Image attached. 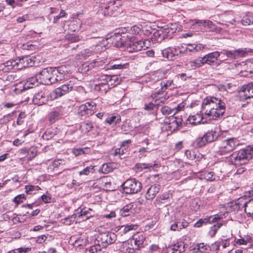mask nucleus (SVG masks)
<instances>
[{"label":"nucleus","instance_id":"64","mask_svg":"<svg viewBox=\"0 0 253 253\" xmlns=\"http://www.w3.org/2000/svg\"><path fill=\"white\" fill-rule=\"evenodd\" d=\"M42 199V201L44 203H48L50 202L51 201V197L49 196V195H45L43 194L41 197Z\"/></svg>","mask_w":253,"mask_h":253},{"label":"nucleus","instance_id":"38","mask_svg":"<svg viewBox=\"0 0 253 253\" xmlns=\"http://www.w3.org/2000/svg\"><path fill=\"white\" fill-rule=\"evenodd\" d=\"M88 243L89 241L85 236L79 237L75 242V245L77 246H85Z\"/></svg>","mask_w":253,"mask_h":253},{"label":"nucleus","instance_id":"61","mask_svg":"<svg viewBox=\"0 0 253 253\" xmlns=\"http://www.w3.org/2000/svg\"><path fill=\"white\" fill-rule=\"evenodd\" d=\"M129 31L130 33L133 35L137 34L140 31V28L139 27L134 25L130 27Z\"/></svg>","mask_w":253,"mask_h":253},{"label":"nucleus","instance_id":"12","mask_svg":"<svg viewBox=\"0 0 253 253\" xmlns=\"http://www.w3.org/2000/svg\"><path fill=\"white\" fill-rule=\"evenodd\" d=\"M220 53L221 54L226 55L227 58L235 59L244 56L247 53V49L246 48H241L233 50L224 49L223 51L220 52Z\"/></svg>","mask_w":253,"mask_h":253},{"label":"nucleus","instance_id":"35","mask_svg":"<svg viewBox=\"0 0 253 253\" xmlns=\"http://www.w3.org/2000/svg\"><path fill=\"white\" fill-rule=\"evenodd\" d=\"M53 72L54 75L58 74L64 76L65 74L68 73V71L66 65H62L60 67L53 68Z\"/></svg>","mask_w":253,"mask_h":253},{"label":"nucleus","instance_id":"27","mask_svg":"<svg viewBox=\"0 0 253 253\" xmlns=\"http://www.w3.org/2000/svg\"><path fill=\"white\" fill-rule=\"evenodd\" d=\"M93 128V126L89 121H85L82 122L80 126V129L84 134H86Z\"/></svg>","mask_w":253,"mask_h":253},{"label":"nucleus","instance_id":"50","mask_svg":"<svg viewBox=\"0 0 253 253\" xmlns=\"http://www.w3.org/2000/svg\"><path fill=\"white\" fill-rule=\"evenodd\" d=\"M66 39L71 42H76L80 40L79 36L75 34H68L66 36Z\"/></svg>","mask_w":253,"mask_h":253},{"label":"nucleus","instance_id":"53","mask_svg":"<svg viewBox=\"0 0 253 253\" xmlns=\"http://www.w3.org/2000/svg\"><path fill=\"white\" fill-rule=\"evenodd\" d=\"M68 14L64 10L61 9L59 14L56 16L54 17L53 19V23H56L57 22V20L60 18L67 17Z\"/></svg>","mask_w":253,"mask_h":253},{"label":"nucleus","instance_id":"44","mask_svg":"<svg viewBox=\"0 0 253 253\" xmlns=\"http://www.w3.org/2000/svg\"><path fill=\"white\" fill-rule=\"evenodd\" d=\"M241 23L245 26L253 24V16L247 15L241 20Z\"/></svg>","mask_w":253,"mask_h":253},{"label":"nucleus","instance_id":"33","mask_svg":"<svg viewBox=\"0 0 253 253\" xmlns=\"http://www.w3.org/2000/svg\"><path fill=\"white\" fill-rule=\"evenodd\" d=\"M133 205L132 203L126 205L120 211V214L122 216H126L129 215L130 212H132V209Z\"/></svg>","mask_w":253,"mask_h":253},{"label":"nucleus","instance_id":"5","mask_svg":"<svg viewBox=\"0 0 253 253\" xmlns=\"http://www.w3.org/2000/svg\"><path fill=\"white\" fill-rule=\"evenodd\" d=\"M218 133L214 130L207 132L204 135L197 137L194 143L198 147L205 146L209 143L212 142L218 138Z\"/></svg>","mask_w":253,"mask_h":253},{"label":"nucleus","instance_id":"28","mask_svg":"<svg viewBox=\"0 0 253 253\" xmlns=\"http://www.w3.org/2000/svg\"><path fill=\"white\" fill-rule=\"evenodd\" d=\"M244 207L247 216L253 218V198L245 203Z\"/></svg>","mask_w":253,"mask_h":253},{"label":"nucleus","instance_id":"39","mask_svg":"<svg viewBox=\"0 0 253 253\" xmlns=\"http://www.w3.org/2000/svg\"><path fill=\"white\" fill-rule=\"evenodd\" d=\"M208 247L209 246L205 245L204 243H200L196 245L194 250L195 253H204L208 249Z\"/></svg>","mask_w":253,"mask_h":253},{"label":"nucleus","instance_id":"41","mask_svg":"<svg viewBox=\"0 0 253 253\" xmlns=\"http://www.w3.org/2000/svg\"><path fill=\"white\" fill-rule=\"evenodd\" d=\"M121 82V79L119 78L117 75L110 76L109 78V84L113 87L120 84Z\"/></svg>","mask_w":253,"mask_h":253},{"label":"nucleus","instance_id":"3","mask_svg":"<svg viewBox=\"0 0 253 253\" xmlns=\"http://www.w3.org/2000/svg\"><path fill=\"white\" fill-rule=\"evenodd\" d=\"M84 88L82 86H78L75 85L71 81L64 84L56 89L52 92V95L54 99L60 97L72 90L82 91Z\"/></svg>","mask_w":253,"mask_h":253},{"label":"nucleus","instance_id":"45","mask_svg":"<svg viewBox=\"0 0 253 253\" xmlns=\"http://www.w3.org/2000/svg\"><path fill=\"white\" fill-rule=\"evenodd\" d=\"M94 166L92 165L86 167L83 170L79 172L80 175H88L90 173H93L94 171Z\"/></svg>","mask_w":253,"mask_h":253},{"label":"nucleus","instance_id":"15","mask_svg":"<svg viewBox=\"0 0 253 253\" xmlns=\"http://www.w3.org/2000/svg\"><path fill=\"white\" fill-rule=\"evenodd\" d=\"M222 217L220 215L216 214L213 216H208L204 218L200 219L196 223H195L194 226L195 227H201L203 225L207 223H211L215 222H217L220 220Z\"/></svg>","mask_w":253,"mask_h":253},{"label":"nucleus","instance_id":"32","mask_svg":"<svg viewBox=\"0 0 253 253\" xmlns=\"http://www.w3.org/2000/svg\"><path fill=\"white\" fill-rule=\"evenodd\" d=\"M203 118L201 114H197L195 115L190 116L188 118V121L192 125L200 124L202 121Z\"/></svg>","mask_w":253,"mask_h":253},{"label":"nucleus","instance_id":"58","mask_svg":"<svg viewBox=\"0 0 253 253\" xmlns=\"http://www.w3.org/2000/svg\"><path fill=\"white\" fill-rule=\"evenodd\" d=\"M24 199H25L24 194H20L15 197L13 200V201L17 204H20L22 203Z\"/></svg>","mask_w":253,"mask_h":253},{"label":"nucleus","instance_id":"21","mask_svg":"<svg viewBox=\"0 0 253 253\" xmlns=\"http://www.w3.org/2000/svg\"><path fill=\"white\" fill-rule=\"evenodd\" d=\"M63 115V108L62 107L54 108L49 114V120L51 123L55 122L60 119Z\"/></svg>","mask_w":253,"mask_h":253},{"label":"nucleus","instance_id":"34","mask_svg":"<svg viewBox=\"0 0 253 253\" xmlns=\"http://www.w3.org/2000/svg\"><path fill=\"white\" fill-rule=\"evenodd\" d=\"M137 228L138 225L134 224L122 225L121 227V229H123V232L124 234H127L132 231H135Z\"/></svg>","mask_w":253,"mask_h":253},{"label":"nucleus","instance_id":"10","mask_svg":"<svg viewBox=\"0 0 253 253\" xmlns=\"http://www.w3.org/2000/svg\"><path fill=\"white\" fill-rule=\"evenodd\" d=\"M96 242L100 243L102 247H106L113 244L117 240V235L112 232H106L100 233L96 238Z\"/></svg>","mask_w":253,"mask_h":253},{"label":"nucleus","instance_id":"18","mask_svg":"<svg viewBox=\"0 0 253 253\" xmlns=\"http://www.w3.org/2000/svg\"><path fill=\"white\" fill-rule=\"evenodd\" d=\"M169 33V29H159L153 33L152 39L155 42H160L166 38Z\"/></svg>","mask_w":253,"mask_h":253},{"label":"nucleus","instance_id":"16","mask_svg":"<svg viewBox=\"0 0 253 253\" xmlns=\"http://www.w3.org/2000/svg\"><path fill=\"white\" fill-rule=\"evenodd\" d=\"M161 186L158 184H154L151 185L147 190L145 198L147 200H153L157 194L160 191Z\"/></svg>","mask_w":253,"mask_h":253},{"label":"nucleus","instance_id":"17","mask_svg":"<svg viewBox=\"0 0 253 253\" xmlns=\"http://www.w3.org/2000/svg\"><path fill=\"white\" fill-rule=\"evenodd\" d=\"M17 64L16 68L19 70L27 67H32L34 65V61L29 56L23 57L17 59Z\"/></svg>","mask_w":253,"mask_h":253},{"label":"nucleus","instance_id":"26","mask_svg":"<svg viewBox=\"0 0 253 253\" xmlns=\"http://www.w3.org/2000/svg\"><path fill=\"white\" fill-rule=\"evenodd\" d=\"M162 53L164 57L167 58L169 60H174L175 55H178L179 53L176 49L173 50L170 47H168L163 49L162 51Z\"/></svg>","mask_w":253,"mask_h":253},{"label":"nucleus","instance_id":"19","mask_svg":"<svg viewBox=\"0 0 253 253\" xmlns=\"http://www.w3.org/2000/svg\"><path fill=\"white\" fill-rule=\"evenodd\" d=\"M17 60H8L3 63L0 64V71H3V72H8L10 70H19L17 69Z\"/></svg>","mask_w":253,"mask_h":253},{"label":"nucleus","instance_id":"43","mask_svg":"<svg viewBox=\"0 0 253 253\" xmlns=\"http://www.w3.org/2000/svg\"><path fill=\"white\" fill-rule=\"evenodd\" d=\"M212 24V22L211 21H197L195 22L194 24H193L192 26L194 27H196L197 25L200 27V28H202V27H206V26H209V27H211Z\"/></svg>","mask_w":253,"mask_h":253},{"label":"nucleus","instance_id":"22","mask_svg":"<svg viewBox=\"0 0 253 253\" xmlns=\"http://www.w3.org/2000/svg\"><path fill=\"white\" fill-rule=\"evenodd\" d=\"M188 222L185 219H178L175 220L170 226V229L172 231H180L188 226Z\"/></svg>","mask_w":253,"mask_h":253},{"label":"nucleus","instance_id":"4","mask_svg":"<svg viewBox=\"0 0 253 253\" xmlns=\"http://www.w3.org/2000/svg\"><path fill=\"white\" fill-rule=\"evenodd\" d=\"M53 68L51 67L42 69L36 74L37 80L41 84L50 85L54 84L55 81L53 78Z\"/></svg>","mask_w":253,"mask_h":253},{"label":"nucleus","instance_id":"42","mask_svg":"<svg viewBox=\"0 0 253 253\" xmlns=\"http://www.w3.org/2000/svg\"><path fill=\"white\" fill-rule=\"evenodd\" d=\"M222 225V223H217L211 227L209 232V235L211 237L214 236L217 232V231L221 227Z\"/></svg>","mask_w":253,"mask_h":253},{"label":"nucleus","instance_id":"51","mask_svg":"<svg viewBox=\"0 0 253 253\" xmlns=\"http://www.w3.org/2000/svg\"><path fill=\"white\" fill-rule=\"evenodd\" d=\"M88 110L90 112V115H92L94 113V111L96 108V104L93 102L85 103Z\"/></svg>","mask_w":253,"mask_h":253},{"label":"nucleus","instance_id":"8","mask_svg":"<svg viewBox=\"0 0 253 253\" xmlns=\"http://www.w3.org/2000/svg\"><path fill=\"white\" fill-rule=\"evenodd\" d=\"M122 187L126 193L134 194L140 191L142 184L140 182L135 179H129L122 184Z\"/></svg>","mask_w":253,"mask_h":253},{"label":"nucleus","instance_id":"40","mask_svg":"<svg viewBox=\"0 0 253 253\" xmlns=\"http://www.w3.org/2000/svg\"><path fill=\"white\" fill-rule=\"evenodd\" d=\"M127 152L128 150L126 148H122L121 147L120 148L116 149L115 152L114 153V155L117 156L119 155L120 156V158L122 159L126 157V156H124V155Z\"/></svg>","mask_w":253,"mask_h":253},{"label":"nucleus","instance_id":"54","mask_svg":"<svg viewBox=\"0 0 253 253\" xmlns=\"http://www.w3.org/2000/svg\"><path fill=\"white\" fill-rule=\"evenodd\" d=\"M185 155L189 159L191 160H193L196 158V152L193 150L186 151Z\"/></svg>","mask_w":253,"mask_h":253},{"label":"nucleus","instance_id":"48","mask_svg":"<svg viewBox=\"0 0 253 253\" xmlns=\"http://www.w3.org/2000/svg\"><path fill=\"white\" fill-rule=\"evenodd\" d=\"M161 111L163 115H169L171 114H173V111H174V109H173V108H170L168 106H165L161 108Z\"/></svg>","mask_w":253,"mask_h":253},{"label":"nucleus","instance_id":"29","mask_svg":"<svg viewBox=\"0 0 253 253\" xmlns=\"http://www.w3.org/2000/svg\"><path fill=\"white\" fill-rule=\"evenodd\" d=\"M94 245L90 247L88 250L89 253H104L105 250V247H103L100 243L96 242L95 240Z\"/></svg>","mask_w":253,"mask_h":253},{"label":"nucleus","instance_id":"63","mask_svg":"<svg viewBox=\"0 0 253 253\" xmlns=\"http://www.w3.org/2000/svg\"><path fill=\"white\" fill-rule=\"evenodd\" d=\"M169 198V194L168 193H164L160 196L158 197L157 199L158 201L160 202L163 203V200H167Z\"/></svg>","mask_w":253,"mask_h":253},{"label":"nucleus","instance_id":"24","mask_svg":"<svg viewBox=\"0 0 253 253\" xmlns=\"http://www.w3.org/2000/svg\"><path fill=\"white\" fill-rule=\"evenodd\" d=\"M145 239L144 234L142 232H138L134 234L132 237V240L131 241V242L133 241L136 246L135 249H138L142 246Z\"/></svg>","mask_w":253,"mask_h":253},{"label":"nucleus","instance_id":"30","mask_svg":"<svg viewBox=\"0 0 253 253\" xmlns=\"http://www.w3.org/2000/svg\"><path fill=\"white\" fill-rule=\"evenodd\" d=\"M38 83H39L38 82V80H37L36 76L35 77H32L24 84L23 89L21 90V91L33 88L34 86L37 85Z\"/></svg>","mask_w":253,"mask_h":253},{"label":"nucleus","instance_id":"7","mask_svg":"<svg viewBox=\"0 0 253 253\" xmlns=\"http://www.w3.org/2000/svg\"><path fill=\"white\" fill-rule=\"evenodd\" d=\"M222 101L214 97H207L204 99L201 105L202 111L206 115L209 116L214 107H217Z\"/></svg>","mask_w":253,"mask_h":253},{"label":"nucleus","instance_id":"57","mask_svg":"<svg viewBox=\"0 0 253 253\" xmlns=\"http://www.w3.org/2000/svg\"><path fill=\"white\" fill-rule=\"evenodd\" d=\"M26 117V114L24 112H21L19 116L17 121V124L19 126L21 125L23 123V119Z\"/></svg>","mask_w":253,"mask_h":253},{"label":"nucleus","instance_id":"23","mask_svg":"<svg viewBox=\"0 0 253 253\" xmlns=\"http://www.w3.org/2000/svg\"><path fill=\"white\" fill-rule=\"evenodd\" d=\"M47 101V98L42 91L36 93L33 98V102L38 105H42L45 103Z\"/></svg>","mask_w":253,"mask_h":253},{"label":"nucleus","instance_id":"37","mask_svg":"<svg viewBox=\"0 0 253 253\" xmlns=\"http://www.w3.org/2000/svg\"><path fill=\"white\" fill-rule=\"evenodd\" d=\"M25 189L27 194L31 195L35 194V192L39 190L41 188L38 186L28 185L25 186Z\"/></svg>","mask_w":253,"mask_h":253},{"label":"nucleus","instance_id":"31","mask_svg":"<svg viewBox=\"0 0 253 253\" xmlns=\"http://www.w3.org/2000/svg\"><path fill=\"white\" fill-rule=\"evenodd\" d=\"M115 168L114 164L111 163H106L102 165L99 171L104 174H107L112 171Z\"/></svg>","mask_w":253,"mask_h":253},{"label":"nucleus","instance_id":"9","mask_svg":"<svg viewBox=\"0 0 253 253\" xmlns=\"http://www.w3.org/2000/svg\"><path fill=\"white\" fill-rule=\"evenodd\" d=\"M172 84L173 81L171 80H164L161 82V88L153 95L154 96L153 97L156 98V104H159L160 102H165V100L168 98V97H166L165 93L167 88L172 86Z\"/></svg>","mask_w":253,"mask_h":253},{"label":"nucleus","instance_id":"46","mask_svg":"<svg viewBox=\"0 0 253 253\" xmlns=\"http://www.w3.org/2000/svg\"><path fill=\"white\" fill-rule=\"evenodd\" d=\"M115 2L114 0H100V3L102 5L101 7L102 8L105 9H109L110 7V6H107V4L112 6L114 4Z\"/></svg>","mask_w":253,"mask_h":253},{"label":"nucleus","instance_id":"56","mask_svg":"<svg viewBox=\"0 0 253 253\" xmlns=\"http://www.w3.org/2000/svg\"><path fill=\"white\" fill-rule=\"evenodd\" d=\"M194 45H195V44H188V46H187V47H186L185 48V49H184L183 51L179 50V53H182L187 52L188 51L193 52L195 51Z\"/></svg>","mask_w":253,"mask_h":253},{"label":"nucleus","instance_id":"52","mask_svg":"<svg viewBox=\"0 0 253 253\" xmlns=\"http://www.w3.org/2000/svg\"><path fill=\"white\" fill-rule=\"evenodd\" d=\"M37 47V45L36 44H33L31 42H27L26 44L23 45V48L29 50H34Z\"/></svg>","mask_w":253,"mask_h":253},{"label":"nucleus","instance_id":"49","mask_svg":"<svg viewBox=\"0 0 253 253\" xmlns=\"http://www.w3.org/2000/svg\"><path fill=\"white\" fill-rule=\"evenodd\" d=\"M204 178L207 180L212 181L215 180V178L213 172H205L203 174Z\"/></svg>","mask_w":253,"mask_h":253},{"label":"nucleus","instance_id":"2","mask_svg":"<svg viewBox=\"0 0 253 253\" xmlns=\"http://www.w3.org/2000/svg\"><path fill=\"white\" fill-rule=\"evenodd\" d=\"M253 152L247 146L238 152H234L231 155L232 161L234 160L235 165L245 164L253 158ZM233 163V162H232Z\"/></svg>","mask_w":253,"mask_h":253},{"label":"nucleus","instance_id":"1","mask_svg":"<svg viewBox=\"0 0 253 253\" xmlns=\"http://www.w3.org/2000/svg\"><path fill=\"white\" fill-rule=\"evenodd\" d=\"M121 37V36L120 34L112 36L110 39L108 38L106 39L105 40H103L100 43L99 45L100 46H105V42L108 40L112 41L113 42L114 40L118 42H119V40H121V43L123 44L125 46H126L127 51L129 52H136L141 50L142 49H145V48H148V46L146 45V42H147V41H138L133 38H131L130 40L124 42ZM97 46H98V45H97Z\"/></svg>","mask_w":253,"mask_h":253},{"label":"nucleus","instance_id":"59","mask_svg":"<svg viewBox=\"0 0 253 253\" xmlns=\"http://www.w3.org/2000/svg\"><path fill=\"white\" fill-rule=\"evenodd\" d=\"M154 94V93L152 94V97L155 100V103L154 104H153V103H149V104H145V109H146L147 110H151L153 109V107L154 106V105H160V103H161L160 102L159 103V104H156V98H154L153 97V96H154L153 95ZM161 103H163V102H161Z\"/></svg>","mask_w":253,"mask_h":253},{"label":"nucleus","instance_id":"13","mask_svg":"<svg viewBox=\"0 0 253 253\" xmlns=\"http://www.w3.org/2000/svg\"><path fill=\"white\" fill-rule=\"evenodd\" d=\"M220 52L215 51L210 53L203 57L204 59L205 63L208 64L214 67L218 66L220 62H217V58L220 55Z\"/></svg>","mask_w":253,"mask_h":253},{"label":"nucleus","instance_id":"62","mask_svg":"<svg viewBox=\"0 0 253 253\" xmlns=\"http://www.w3.org/2000/svg\"><path fill=\"white\" fill-rule=\"evenodd\" d=\"M127 66V64H118L111 65V67L112 69H121L126 68Z\"/></svg>","mask_w":253,"mask_h":253},{"label":"nucleus","instance_id":"47","mask_svg":"<svg viewBox=\"0 0 253 253\" xmlns=\"http://www.w3.org/2000/svg\"><path fill=\"white\" fill-rule=\"evenodd\" d=\"M204 59L202 58L201 59H196L191 62V67L192 68H198L201 67L205 64Z\"/></svg>","mask_w":253,"mask_h":253},{"label":"nucleus","instance_id":"25","mask_svg":"<svg viewBox=\"0 0 253 253\" xmlns=\"http://www.w3.org/2000/svg\"><path fill=\"white\" fill-rule=\"evenodd\" d=\"M241 90L244 93L246 99L253 98V82L243 85Z\"/></svg>","mask_w":253,"mask_h":253},{"label":"nucleus","instance_id":"55","mask_svg":"<svg viewBox=\"0 0 253 253\" xmlns=\"http://www.w3.org/2000/svg\"><path fill=\"white\" fill-rule=\"evenodd\" d=\"M251 240V239L249 237H247L246 238L239 239H238L237 241H236V244L239 245H246L248 243L250 242Z\"/></svg>","mask_w":253,"mask_h":253},{"label":"nucleus","instance_id":"36","mask_svg":"<svg viewBox=\"0 0 253 253\" xmlns=\"http://www.w3.org/2000/svg\"><path fill=\"white\" fill-rule=\"evenodd\" d=\"M121 120V117L120 116H112L110 117H108L105 119V122L109 124L114 123L116 125L120 123Z\"/></svg>","mask_w":253,"mask_h":253},{"label":"nucleus","instance_id":"14","mask_svg":"<svg viewBox=\"0 0 253 253\" xmlns=\"http://www.w3.org/2000/svg\"><path fill=\"white\" fill-rule=\"evenodd\" d=\"M225 112V104L223 101L219 103V105H217V107L214 108L210 112L208 116L212 118V119H215L217 118H219L224 115Z\"/></svg>","mask_w":253,"mask_h":253},{"label":"nucleus","instance_id":"6","mask_svg":"<svg viewBox=\"0 0 253 253\" xmlns=\"http://www.w3.org/2000/svg\"><path fill=\"white\" fill-rule=\"evenodd\" d=\"M239 144V141L236 138L232 137L224 140L221 142L219 145V151L218 153L220 155L230 153L233 151Z\"/></svg>","mask_w":253,"mask_h":253},{"label":"nucleus","instance_id":"11","mask_svg":"<svg viewBox=\"0 0 253 253\" xmlns=\"http://www.w3.org/2000/svg\"><path fill=\"white\" fill-rule=\"evenodd\" d=\"M182 119L181 118L176 117L173 115L166 119L164 121L166 128L171 132L176 130L178 127H181L182 124Z\"/></svg>","mask_w":253,"mask_h":253},{"label":"nucleus","instance_id":"20","mask_svg":"<svg viewBox=\"0 0 253 253\" xmlns=\"http://www.w3.org/2000/svg\"><path fill=\"white\" fill-rule=\"evenodd\" d=\"M92 212L93 211L91 209L84 208L82 209L80 211L74 213L73 216H74L75 217H82L83 220H85L92 216Z\"/></svg>","mask_w":253,"mask_h":253},{"label":"nucleus","instance_id":"60","mask_svg":"<svg viewBox=\"0 0 253 253\" xmlns=\"http://www.w3.org/2000/svg\"><path fill=\"white\" fill-rule=\"evenodd\" d=\"M110 85L109 84L107 85H103V86H101L100 87H98L95 89L101 91L102 93H106L110 89Z\"/></svg>","mask_w":253,"mask_h":253}]
</instances>
